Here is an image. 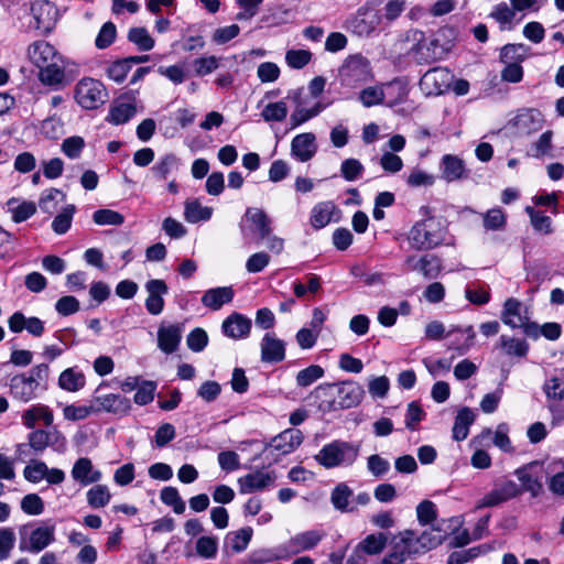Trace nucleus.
I'll list each match as a JSON object with an SVG mask.
<instances>
[{
    "label": "nucleus",
    "mask_w": 564,
    "mask_h": 564,
    "mask_svg": "<svg viewBox=\"0 0 564 564\" xmlns=\"http://www.w3.org/2000/svg\"><path fill=\"white\" fill-rule=\"evenodd\" d=\"M406 240L410 248L415 251H430L440 246L454 243L446 219L436 216H427L416 221L406 234Z\"/></svg>",
    "instance_id": "1"
},
{
    "label": "nucleus",
    "mask_w": 564,
    "mask_h": 564,
    "mask_svg": "<svg viewBox=\"0 0 564 564\" xmlns=\"http://www.w3.org/2000/svg\"><path fill=\"white\" fill-rule=\"evenodd\" d=\"M30 61L39 68L42 84L61 87L65 83V61L56 48L46 41H35L28 47Z\"/></svg>",
    "instance_id": "2"
},
{
    "label": "nucleus",
    "mask_w": 564,
    "mask_h": 564,
    "mask_svg": "<svg viewBox=\"0 0 564 564\" xmlns=\"http://www.w3.org/2000/svg\"><path fill=\"white\" fill-rule=\"evenodd\" d=\"M365 391L362 387L347 380L339 383H324L314 390V397L318 400V409L323 412H333L357 406Z\"/></svg>",
    "instance_id": "3"
},
{
    "label": "nucleus",
    "mask_w": 564,
    "mask_h": 564,
    "mask_svg": "<svg viewBox=\"0 0 564 564\" xmlns=\"http://www.w3.org/2000/svg\"><path fill=\"white\" fill-rule=\"evenodd\" d=\"M51 369L47 362L33 366L28 373H18L10 379V395L22 403L39 397V390H46Z\"/></svg>",
    "instance_id": "4"
},
{
    "label": "nucleus",
    "mask_w": 564,
    "mask_h": 564,
    "mask_svg": "<svg viewBox=\"0 0 564 564\" xmlns=\"http://www.w3.org/2000/svg\"><path fill=\"white\" fill-rule=\"evenodd\" d=\"M447 33H452V30L442 29L434 35L425 37L423 32L414 31L415 44L410 48L409 54L419 64H431L443 59L452 48Z\"/></svg>",
    "instance_id": "5"
},
{
    "label": "nucleus",
    "mask_w": 564,
    "mask_h": 564,
    "mask_svg": "<svg viewBox=\"0 0 564 564\" xmlns=\"http://www.w3.org/2000/svg\"><path fill=\"white\" fill-rule=\"evenodd\" d=\"M360 445L357 443L335 440L322 447L314 456L315 460L326 469L351 466L358 458Z\"/></svg>",
    "instance_id": "6"
},
{
    "label": "nucleus",
    "mask_w": 564,
    "mask_h": 564,
    "mask_svg": "<svg viewBox=\"0 0 564 564\" xmlns=\"http://www.w3.org/2000/svg\"><path fill=\"white\" fill-rule=\"evenodd\" d=\"M28 444H18L17 453L23 455L25 448L29 446L34 451L35 454H42L47 447H52L57 453H64L66 451L67 441L66 437L56 429L46 431L37 429L29 433Z\"/></svg>",
    "instance_id": "7"
},
{
    "label": "nucleus",
    "mask_w": 564,
    "mask_h": 564,
    "mask_svg": "<svg viewBox=\"0 0 564 564\" xmlns=\"http://www.w3.org/2000/svg\"><path fill=\"white\" fill-rule=\"evenodd\" d=\"M74 97L84 109H97L108 99L105 85L95 78L84 77L75 86Z\"/></svg>",
    "instance_id": "8"
},
{
    "label": "nucleus",
    "mask_w": 564,
    "mask_h": 564,
    "mask_svg": "<svg viewBox=\"0 0 564 564\" xmlns=\"http://www.w3.org/2000/svg\"><path fill=\"white\" fill-rule=\"evenodd\" d=\"M501 321L512 328H523L529 336L535 335L538 328L535 323H529L528 310L519 300L513 297L505 302Z\"/></svg>",
    "instance_id": "9"
},
{
    "label": "nucleus",
    "mask_w": 564,
    "mask_h": 564,
    "mask_svg": "<svg viewBox=\"0 0 564 564\" xmlns=\"http://www.w3.org/2000/svg\"><path fill=\"white\" fill-rule=\"evenodd\" d=\"M543 390L552 414L551 424L553 426L562 424L564 422V380L552 377L545 381Z\"/></svg>",
    "instance_id": "10"
},
{
    "label": "nucleus",
    "mask_w": 564,
    "mask_h": 564,
    "mask_svg": "<svg viewBox=\"0 0 564 564\" xmlns=\"http://www.w3.org/2000/svg\"><path fill=\"white\" fill-rule=\"evenodd\" d=\"M91 400L96 414L100 412H107L123 416L131 410V402L128 398L116 393L104 394L101 393V387L95 391Z\"/></svg>",
    "instance_id": "11"
},
{
    "label": "nucleus",
    "mask_w": 564,
    "mask_h": 564,
    "mask_svg": "<svg viewBox=\"0 0 564 564\" xmlns=\"http://www.w3.org/2000/svg\"><path fill=\"white\" fill-rule=\"evenodd\" d=\"M381 23L379 12L367 7H360L357 12L346 22V29L358 36H368Z\"/></svg>",
    "instance_id": "12"
},
{
    "label": "nucleus",
    "mask_w": 564,
    "mask_h": 564,
    "mask_svg": "<svg viewBox=\"0 0 564 564\" xmlns=\"http://www.w3.org/2000/svg\"><path fill=\"white\" fill-rule=\"evenodd\" d=\"M325 536V532L321 530H308L297 533L291 538L285 544L279 547L280 558L295 555L304 551L314 549Z\"/></svg>",
    "instance_id": "13"
},
{
    "label": "nucleus",
    "mask_w": 564,
    "mask_h": 564,
    "mask_svg": "<svg viewBox=\"0 0 564 564\" xmlns=\"http://www.w3.org/2000/svg\"><path fill=\"white\" fill-rule=\"evenodd\" d=\"M522 494L521 487L511 479L497 482L491 491L486 494L477 503L476 508L496 507L502 502L513 499Z\"/></svg>",
    "instance_id": "14"
},
{
    "label": "nucleus",
    "mask_w": 564,
    "mask_h": 564,
    "mask_svg": "<svg viewBox=\"0 0 564 564\" xmlns=\"http://www.w3.org/2000/svg\"><path fill=\"white\" fill-rule=\"evenodd\" d=\"M420 542L423 546L427 549H433L440 544V540L431 539L430 534L424 532L420 538L415 536L413 531H404L400 533L399 539L394 541L392 545L391 552L395 554L399 558H402L404 563L410 555L413 553V544L414 542Z\"/></svg>",
    "instance_id": "15"
},
{
    "label": "nucleus",
    "mask_w": 564,
    "mask_h": 564,
    "mask_svg": "<svg viewBox=\"0 0 564 564\" xmlns=\"http://www.w3.org/2000/svg\"><path fill=\"white\" fill-rule=\"evenodd\" d=\"M453 74L446 67L429 69L420 79V87L426 95H441L451 88Z\"/></svg>",
    "instance_id": "16"
},
{
    "label": "nucleus",
    "mask_w": 564,
    "mask_h": 564,
    "mask_svg": "<svg viewBox=\"0 0 564 564\" xmlns=\"http://www.w3.org/2000/svg\"><path fill=\"white\" fill-rule=\"evenodd\" d=\"M31 12L35 20V28L42 34L51 33L58 20V9L47 0H40L31 6Z\"/></svg>",
    "instance_id": "17"
},
{
    "label": "nucleus",
    "mask_w": 564,
    "mask_h": 564,
    "mask_svg": "<svg viewBox=\"0 0 564 564\" xmlns=\"http://www.w3.org/2000/svg\"><path fill=\"white\" fill-rule=\"evenodd\" d=\"M243 221L250 224L249 229L258 236V241H263L264 238L273 231L272 219L261 208L248 207L246 209L242 221L240 223V229L242 234H245L247 230Z\"/></svg>",
    "instance_id": "18"
},
{
    "label": "nucleus",
    "mask_w": 564,
    "mask_h": 564,
    "mask_svg": "<svg viewBox=\"0 0 564 564\" xmlns=\"http://www.w3.org/2000/svg\"><path fill=\"white\" fill-rule=\"evenodd\" d=\"M542 469L539 462H532L525 466L516 469L514 475L521 482L519 485L523 491H528L532 497H539L543 492L541 476L535 469Z\"/></svg>",
    "instance_id": "19"
},
{
    "label": "nucleus",
    "mask_w": 564,
    "mask_h": 564,
    "mask_svg": "<svg viewBox=\"0 0 564 564\" xmlns=\"http://www.w3.org/2000/svg\"><path fill=\"white\" fill-rule=\"evenodd\" d=\"M275 475L272 471L257 470L238 478L239 492L242 495L262 491L273 485Z\"/></svg>",
    "instance_id": "20"
},
{
    "label": "nucleus",
    "mask_w": 564,
    "mask_h": 564,
    "mask_svg": "<svg viewBox=\"0 0 564 564\" xmlns=\"http://www.w3.org/2000/svg\"><path fill=\"white\" fill-rule=\"evenodd\" d=\"M148 297L145 300V308L151 315H159L164 310L163 296L167 294L169 288L165 281L160 279H152L145 283Z\"/></svg>",
    "instance_id": "21"
},
{
    "label": "nucleus",
    "mask_w": 564,
    "mask_h": 564,
    "mask_svg": "<svg viewBox=\"0 0 564 564\" xmlns=\"http://www.w3.org/2000/svg\"><path fill=\"white\" fill-rule=\"evenodd\" d=\"M304 435L299 429H286L274 436L265 449H273L283 455L294 452L303 442Z\"/></svg>",
    "instance_id": "22"
},
{
    "label": "nucleus",
    "mask_w": 564,
    "mask_h": 564,
    "mask_svg": "<svg viewBox=\"0 0 564 564\" xmlns=\"http://www.w3.org/2000/svg\"><path fill=\"white\" fill-rule=\"evenodd\" d=\"M55 527H39L30 534L29 541H20V550L30 553H40L55 540Z\"/></svg>",
    "instance_id": "23"
},
{
    "label": "nucleus",
    "mask_w": 564,
    "mask_h": 564,
    "mask_svg": "<svg viewBox=\"0 0 564 564\" xmlns=\"http://www.w3.org/2000/svg\"><path fill=\"white\" fill-rule=\"evenodd\" d=\"M343 76L349 83L367 82L371 77L370 62L361 55L350 56L343 67Z\"/></svg>",
    "instance_id": "24"
},
{
    "label": "nucleus",
    "mask_w": 564,
    "mask_h": 564,
    "mask_svg": "<svg viewBox=\"0 0 564 564\" xmlns=\"http://www.w3.org/2000/svg\"><path fill=\"white\" fill-rule=\"evenodd\" d=\"M9 329L12 333L28 330L34 337H41L44 334V323L35 316L25 317L22 312L13 313L8 319Z\"/></svg>",
    "instance_id": "25"
},
{
    "label": "nucleus",
    "mask_w": 564,
    "mask_h": 564,
    "mask_svg": "<svg viewBox=\"0 0 564 564\" xmlns=\"http://www.w3.org/2000/svg\"><path fill=\"white\" fill-rule=\"evenodd\" d=\"M513 124L519 133L530 135L542 129L544 117L538 109H523L516 116Z\"/></svg>",
    "instance_id": "26"
},
{
    "label": "nucleus",
    "mask_w": 564,
    "mask_h": 564,
    "mask_svg": "<svg viewBox=\"0 0 564 564\" xmlns=\"http://www.w3.org/2000/svg\"><path fill=\"white\" fill-rule=\"evenodd\" d=\"M261 360L267 364H278L285 358V344L272 333H267L260 344Z\"/></svg>",
    "instance_id": "27"
},
{
    "label": "nucleus",
    "mask_w": 564,
    "mask_h": 564,
    "mask_svg": "<svg viewBox=\"0 0 564 564\" xmlns=\"http://www.w3.org/2000/svg\"><path fill=\"white\" fill-rule=\"evenodd\" d=\"M21 421L26 429H34L39 422H43L45 426H51L54 415L48 405L37 403L22 412Z\"/></svg>",
    "instance_id": "28"
},
{
    "label": "nucleus",
    "mask_w": 564,
    "mask_h": 564,
    "mask_svg": "<svg viewBox=\"0 0 564 564\" xmlns=\"http://www.w3.org/2000/svg\"><path fill=\"white\" fill-rule=\"evenodd\" d=\"M442 177L451 183L468 177L464 161L457 155L445 154L441 161Z\"/></svg>",
    "instance_id": "29"
},
{
    "label": "nucleus",
    "mask_w": 564,
    "mask_h": 564,
    "mask_svg": "<svg viewBox=\"0 0 564 564\" xmlns=\"http://www.w3.org/2000/svg\"><path fill=\"white\" fill-rule=\"evenodd\" d=\"M72 477L83 486H88L100 480L101 471L94 469L93 463L87 457L78 458L72 469Z\"/></svg>",
    "instance_id": "30"
},
{
    "label": "nucleus",
    "mask_w": 564,
    "mask_h": 564,
    "mask_svg": "<svg viewBox=\"0 0 564 564\" xmlns=\"http://www.w3.org/2000/svg\"><path fill=\"white\" fill-rule=\"evenodd\" d=\"M221 328L226 336L239 339L249 335L251 319L239 313H232L223 322Z\"/></svg>",
    "instance_id": "31"
},
{
    "label": "nucleus",
    "mask_w": 564,
    "mask_h": 564,
    "mask_svg": "<svg viewBox=\"0 0 564 564\" xmlns=\"http://www.w3.org/2000/svg\"><path fill=\"white\" fill-rule=\"evenodd\" d=\"M291 152L301 162L311 160L316 153L315 135L313 133L296 135L291 143Z\"/></svg>",
    "instance_id": "32"
},
{
    "label": "nucleus",
    "mask_w": 564,
    "mask_h": 564,
    "mask_svg": "<svg viewBox=\"0 0 564 564\" xmlns=\"http://www.w3.org/2000/svg\"><path fill=\"white\" fill-rule=\"evenodd\" d=\"M302 89H297L293 94V99L296 102L295 110L292 112L290 117V122L292 128H296L307 120L316 117L322 110L323 106L321 102H315L311 108L304 107V104L301 100Z\"/></svg>",
    "instance_id": "33"
},
{
    "label": "nucleus",
    "mask_w": 564,
    "mask_h": 564,
    "mask_svg": "<svg viewBox=\"0 0 564 564\" xmlns=\"http://www.w3.org/2000/svg\"><path fill=\"white\" fill-rule=\"evenodd\" d=\"M234 295L235 291L231 286L214 288L203 294L202 303L213 311H218L224 304L230 303Z\"/></svg>",
    "instance_id": "34"
},
{
    "label": "nucleus",
    "mask_w": 564,
    "mask_h": 564,
    "mask_svg": "<svg viewBox=\"0 0 564 564\" xmlns=\"http://www.w3.org/2000/svg\"><path fill=\"white\" fill-rule=\"evenodd\" d=\"M181 339L182 329L177 325L161 326L158 330V345L165 354L174 352Z\"/></svg>",
    "instance_id": "35"
},
{
    "label": "nucleus",
    "mask_w": 564,
    "mask_h": 564,
    "mask_svg": "<svg viewBox=\"0 0 564 564\" xmlns=\"http://www.w3.org/2000/svg\"><path fill=\"white\" fill-rule=\"evenodd\" d=\"M86 384V377L77 367H70L61 372L58 387L68 392H77Z\"/></svg>",
    "instance_id": "36"
},
{
    "label": "nucleus",
    "mask_w": 564,
    "mask_h": 564,
    "mask_svg": "<svg viewBox=\"0 0 564 564\" xmlns=\"http://www.w3.org/2000/svg\"><path fill=\"white\" fill-rule=\"evenodd\" d=\"M354 491L345 482L338 484L330 494V502L333 507L340 512H355L357 509L350 506Z\"/></svg>",
    "instance_id": "37"
},
{
    "label": "nucleus",
    "mask_w": 564,
    "mask_h": 564,
    "mask_svg": "<svg viewBox=\"0 0 564 564\" xmlns=\"http://www.w3.org/2000/svg\"><path fill=\"white\" fill-rule=\"evenodd\" d=\"M442 260L435 254L425 253L420 257L414 265H412V271H419L423 274L425 279H436L442 271Z\"/></svg>",
    "instance_id": "38"
},
{
    "label": "nucleus",
    "mask_w": 564,
    "mask_h": 564,
    "mask_svg": "<svg viewBox=\"0 0 564 564\" xmlns=\"http://www.w3.org/2000/svg\"><path fill=\"white\" fill-rule=\"evenodd\" d=\"M448 348L458 350L460 354H465L473 345L475 339V332L473 326H468L465 329L455 328L446 333V337H453Z\"/></svg>",
    "instance_id": "39"
},
{
    "label": "nucleus",
    "mask_w": 564,
    "mask_h": 564,
    "mask_svg": "<svg viewBox=\"0 0 564 564\" xmlns=\"http://www.w3.org/2000/svg\"><path fill=\"white\" fill-rule=\"evenodd\" d=\"M335 210L336 206L333 202H321L316 204L311 213V225L315 229L324 228L330 223Z\"/></svg>",
    "instance_id": "40"
},
{
    "label": "nucleus",
    "mask_w": 564,
    "mask_h": 564,
    "mask_svg": "<svg viewBox=\"0 0 564 564\" xmlns=\"http://www.w3.org/2000/svg\"><path fill=\"white\" fill-rule=\"evenodd\" d=\"M475 421V414L471 409L463 408L458 411L454 426H453V438L455 441H464L469 433V426Z\"/></svg>",
    "instance_id": "41"
},
{
    "label": "nucleus",
    "mask_w": 564,
    "mask_h": 564,
    "mask_svg": "<svg viewBox=\"0 0 564 564\" xmlns=\"http://www.w3.org/2000/svg\"><path fill=\"white\" fill-rule=\"evenodd\" d=\"M382 88L387 106L389 107L403 102L409 94L408 86L399 79H394L383 85Z\"/></svg>",
    "instance_id": "42"
},
{
    "label": "nucleus",
    "mask_w": 564,
    "mask_h": 564,
    "mask_svg": "<svg viewBox=\"0 0 564 564\" xmlns=\"http://www.w3.org/2000/svg\"><path fill=\"white\" fill-rule=\"evenodd\" d=\"M177 158L172 153H167L156 161V163L151 167L150 172L154 180L164 181L175 169H177Z\"/></svg>",
    "instance_id": "43"
},
{
    "label": "nucleus",
    "mask_w": 564,
    "mask_h": 564,
    "mask_svg": "<svg viewBox=\"0 0 564 564\" xmlns=\"http://www.w3.org/2000/svg\"><path fill=\"white\" fill-rule=\"evenodd\" d=\"M253 530L250 527L241 528L237 531H231L226 535L225 542L234 553L245 551L251 541Z\"/></svg>",
    "instance_id": "44"
},
{
    "label": "nucleus",
    "mask_w": 564,
    "mask_h": 564,
    "mask_svg": "<svg viewBox=\"0 0 564 564\" xmlns=\"http://www.w3.org/2000/svg\"><path fill=\"white\" fill-rule=\"evenodd\" d=\"M213 208L203 206L197 199L185 202L184 216L188 223L196 224L212 218Z\"/></svg>",
    "instance_id": "45"
},
{
    "label": "nucleus",
    "mask_w": 564,
    "mask_h": 564,
    "mask_svg": "<svg viewBox=\"0 0 564 564\" xmlns=\"http://www.w3.org/2000/svg\"><path fill=\"white\" fill-rule=\"evenodd\" d=\"M135 106L129 102L115 104L106 118L112 124H123L135 115Z\"/></svg>",
    "instance_id": "46"
},
{
    "label": "nucleus",
    "mask_w": 564,
    "mask_h": 564,
    "mask_svg": "<svg viewBox=\"0 0 564 564\" xmlns=\"http://www.w3.org/2000/svg\"><path fill=\"white\" fill-rule=\"evenodd\" d=\"M499 347L506 355L519 358L525 357L529 351V345L525 340L506 335L500 336Z\"/></svg>",
    "instance_id": "47"
},
{
    "label": "nucleus",
    "mask_w": 564,
    "mask_h": 564,
    "mask_svg": "<svg viewBox=\"0 0 564 564\" xmlns=\"http://www.w3.org/2000/svg\"><path fill=\"white\" fill-rule=\"evenodd\" d=\"M387 542V535L382 532H379L367 535L361 542L357 544V546L365 554L376 555L379 554L386 547Z\"/></svg>",
    "instance_id": "48"
},
{
    "label": "nucleus",
    "mask_w": 564,
    "mask_h": 564,
    "mask_svg": "<svg viewBox=\"0 0 564 564\" xmlns=\"http://www.w3.org/2000/svg\"><path fill=\"white\" fill-rule=\"evenodd\" d=\"M482 226L486 230H503L507 225V215L500 207H495L482 215Z\"/></svg>",
    "instance_id": "49"
},
{
    "label": "nucleus",
    "mask_w": 564,
    "mask_h": 564,
    "mask_svg": "<svg viewBox=\"0 0 564 564\" xmlns=\"http://www.w3.org/2000/svg\"><path fill=\"white\" fill-rule=\"evenodd\" d=\"M128 40L137 45L139 51L147 52L154 47L155 41L149 31L143 26L131 28L128 32Z\"/></svg>",
    "instance_id": "50"
},
{
    "label": "nucleus",
    "mask_w": 564,
    "mask_h": 564,
    "mask_svg": "<svg viewBox=\"0 0 564 564\" xmlns=\"http://www.w3.org/2000/svg\"><path fill=\"white\" fill-rule=\"evenodd\" d=\"M525 213L529 215L531 225L535 231L542 232L544 235H550L553 232L551 217L542 212L535 210L531 206L525 207Z\"/></svg>",
    "instance_id": "51"
},
{
    "label": "nucleus",
    "mask_w": 564,
    "mask_h": 564,
    "mask_svg": "<svg viewBox=\"0 0 564 564\" xmlns=\"http://www.w3.org/2000/svg\"><path fill=\"white\" fill-rule=\"evenodd\" d=\"M160 498L164 505L172 507L176 514H182L185 512V501L182 499L178 490L175 487H164L161 490Z\"/></svg>",
    "instance_id": "52"
},
{
    "label": "nucleus",
    "mask_w": 564,
    "mask_h": 564,
    "mask_svg": "<svg viewBox=\"0 0 564 564\" xmlns=\"http://www.w3.org/2000/svg\"><path fill=\"white\" fill-rule=\"evenodd\" d=\"M529 47L524 44H507L501 48L500 61L502 63L514 62L521 64L528 56Z\"/></svg>",
    "instance_id": "53"
},
{
    "label": "nucleus",
    "mask_w": 564,
    "mask_h": 564,
    "mask_svg": "<svg viewBox=\"0 0 564 564\" xmlns=\"http://www.w3.org/2000/svg\"><path fill=\"white\" fill-rule=\"evenodd\" d=\"M76 212L74 205L66 206L52 221V229L57 235H64L72 226L73 216Z\"/></svg>",
    "instance_id": "54"
},
{
    "label": "nucleus",
    "mask_w": 564,
    "mask_h": 564,
    "mask_svg": "<svg viewBox=\"0 0 564 564\" xmlns=\"http://www.w3.org/2000/svg\"><path fill=\"white\" fill-rule=\"evenodd\" d=\"M93 220L99 226H121L124 223V216L116 210L101 208L93 214Z\"/></svg>",
    "instance_id": "55"
},
{
    "label": "nucleus",
    "mask_w": 564,
    "mask_h": 564,
    "mask_svg": "<svg viewBox=\"0 0 564 564\" xmlns=\"http://www.w3.org/2000/svg\"><path fill=\"white\" fill-rule=\"evenodd\" d=\"M288 116V106L284 101H276L268 104L261 111V117L264 121H283Z\"/></svg>",
    "instance_id": "56"
},
{
    "label": "nucleus",
    "mask_w": 564,
    "mask_h": 564,
    "mask_svg": "<svg viewBox=\"0 0 564 564\" xmlns=\"http://www.w3.org/2000/svg\"><path fill=\"white\" fill-rule=\"evenodd\" d=\"M110 492L107 486L96 485L87 492V501L93 508H102L110 501Z\"/></svg>",
    "instance_id": "57"
},
{
    "label": "nucleus",
    "mask_w": 564,
    "mask_h": 564,
    "mask_svg": "<svg viewBox=\"0 0 564 564\" xmlns=\"http://www.w3.org/2000/svg\"><path fill=\"white\" fill-rule=\"evenodd\" d=\"M552 138L553 132L551 130L543 132L540 138L531 144L529 154L536 159L550 154L552 150Z\"/></svg>",
    "instance_id": "58"
},
{
    "label": "nucleus",
    "mask_w": 564,
    "mask_h": 564,
    "mask_svg": "<svg viewBox=\"0 0 564 564\" xmlns=\"http://www.w3.org/2000/svg\"><path fill=\"white\" fill-rule=\"evenodd\" d=\"M116 37H117V28H116L115 23H112L111 21H108V22L104 23V25L99 30V32L96 36V40H95V45L99 50H105V48L109 47L115 42Z\"/></svg>",
    "instance_id": "59"
},
{
    "label": "nucleus",
    "mask_w": 564,
    "mask_h": 564,
    "mask_svg": "<svg viewBox=\"0 0 564 564\" xmlns=\"http://www.w3.org/2000/svg\"><path fill=\"white\" fill-rule=\"evenodd\" d=\"M312 52L308 50H289L285 54L286 64L293 69L305 67L312 59Z\"/></svg>",
    "instance_id": "60"
},
{
    "label": "nucleus",
    "mask_w": 564,
    "mask_h": 564,
    "mask_svg": "<svg viewBox=\"0 0 564 564\" xmlns=\"http://www.w3.org/2000/svg\"><path fill=\"white\" fill-rule=\"evenodd\" d=\"M358 98L367 108L380 105L384 100L383 88L379 86L366 87L359 93Z\"/></svg>",
    "instance_id": "61"
},
{
    "label": "nucleus",
    "mask_w": 564,
    "mask_h": 564,
    "mask_svg": "<svg viewBox=\"0 0 564 564\" xmlns=\"http://www.w3.org/2000/svg\"><path fill=\"white\" fill-rule=\"evenodd\" d=\"M130 70L131 65H129V62L126 58H121L110 63L106 73L110 79L120 84L126 79Z\"/></svg>",
    "instance_id": "62"
},
{
    "label": "nucleus",
    "mask_w": 564,
    "mask_h": 564,
    "mask_svg": "<svg viewBox=\"0 0 564 564\" xmlns=\"http://www.w3.org/2000/svg\"><path fill=\"white\" fill-rule=\"evenodd\" d=\"M324 370L318 365H312L301 370L296 375V383L299 387L305 388L322 378Z\"/></svg>",
    "instance_id": "63"
},
{
    "label": "nucleus",
    "mask_w": 564,
    "mask_h": 564,
    "mask_svg": "<svg viewBox=\"0 0 564 564\" xmlns=\"http://www.w3.org/2000/svg\"><path fill=\"white\" fill-rule=\"evenodd\" d=\"M364 170V165L357 159H346L340 165V173L348 182L359 178L362 175Z\"/></svg>",
    "instance_id": "64"
}]
</instances>
